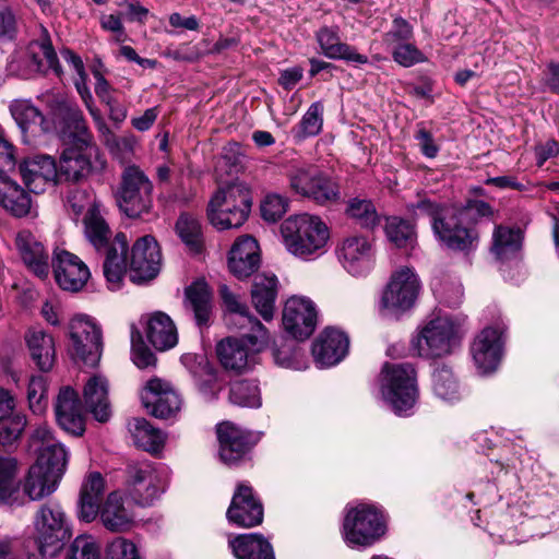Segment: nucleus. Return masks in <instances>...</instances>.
Instances as JSON below:
<instances>
[{
    "label": "nucleus",
    "instance_id": "nucleus-1",
    "mask_svg": "<svg viewBox=\"0 0 559 559\" xmlns=\"http://www.w3.org/2000/svg\"><path fill=\"white\" fill-rule=\"evenodd\" d=\"M51 111L69 130V142L57 166L59 181L78 182L91 171V154L96 151L93 135L79 106L64 97H57L51 103Z\"/></svg>",
    "mask_w": 559,
    "mask_h": 559
},
{
    "label": "nucleus",
    "instance_id": "nucleus-2",
    "mask_svg": "<svg viewBox=\"0 0 559 559\" xmlns=\"http://www.w3.org/2000/svg\"><path fill=\"white\" fill-rule=\"evenodd\" d=\"M84 233L95 250L105 254L103 269L110 289H119L128 265L127 236L118 233L111 239V230L98 209H90L84 216Z\"/></svg>",
    "mask_w": 559,
    "mask_h": 559
},
{
    "label": "nucleus",
    "instance_id": "nucleus-3",
    "mask_svg": "<svg viewBox=\"0 0 559 559\" xmlns=\"http://www.w3.org/2000/svg\"><path fill=\"white\" fill-rule=\"evenodd\" d=\"M406 209L413 219L430 218L435 236L448 249L469 251L476 246L478 233L474 228L461 225L454 209L425 197L408 203Z\"/></svg>",
    "mask_w": 559,
    "mask_h": 559
},
{
    "label": "nucleus",
    "instance_id": "nucleus-4",
    "mask_svg": "<svg viewBox=\"0 0 559 559\" xmlns=\"http://www.w3.org/2000/svg\"><path fill=\"white\" fill-rule=\"evenodd\" d=\"M252 206L251 191L243 182H231L219 188L207 206L210 222L217 229L240 227Z\"/></svg>",
    "mask_w": 559,
    "mask_h": 559
},
{
    "label": "nucleus",
    "instance_id": "nucleus-5",
    "mask_svg": "<svg viewBox=\"0 0 559 559\" xmlns=\"http://www.w3.org/2000/svg\"><path fill=\"white\" fill-rule=\"evenodd\" d=\"M281 233L286 249L302 259L323 250L330 237L325 223L319 216L308 213L285 219Z\"/></svg>",
    "mask_w": 559,
    "mask_h": 559
},
{
    "label": "nucleus",
    "instance_id": "nucleus-6",
    "mask_svg": "<svg viewBox=\"0 0 559 559\" xmlns=\"http://www.w3.org/2000/svg\"><path fill=\"white\" fill-rule=\"evenodd\" d=\"M285 176L289 189L318 205L331 206L342 199V190L338 181L328 173L314 166L290 165Z\"/></svg>",
    "mask_w": 559,
    "mask_h": 559
},
{
    "label": "nucleus",
    "instance_id": "nucleus-7",
    "mask_svg": "<svg viewBox=\"0 0 559 559\" xmlns=\"http://www.w3.org/2000/svg\"><path fill=\"white\" fill-rule=\"evenodd\" d=\"M33 524L34 539L44 558L58 555L72 535L69 520L60 503L56 501L40 504Z\"/></svg>",
    "mask_w": 559,
    "mask_h": 559
},
{
    "label": "nucleus",
    "instance_id": "nucleus-8",
    "mask_svg": "<svg viewBox=\"0 0 559 559\" xmlns=\"http://www.w3.org/2000/svg\"><path fill=\"white\" fill-rule=\"evenodd\" d=\"M380 391L393 411L411 409L418 397L417 373L412 364L385 362L380 372Z\"/></svg>",
    "mask_w": 559,
    "mask_h": 559
},
{
    "label": "nucleus",
    "instance_id": "nucleus-9",
    "mask_svg": "<svg viewBox=\"0 0 559 559\" xmlns=\"http://www.w3.org/2000/svg\"><path fill=\"white\" fill-rule=\"evenodd\" d=\"M52 70L60 76V67L57 53L46 29L41 36L31 41L25 48L14 50L7 61V72L10 75L29 78L34 73H45Z\"/></svg>",
    "mask_w": 559,
    "mask_h": 559
},
{
    "label": "nucleus",
    "instance_id": "nucleus-10",
    "mask_svg": "<svg viewBox=\"0 0 559 559\" xmlns=\"http://www.w3.org/2000/svg\"><path fill=\"white\" fill-rule=\"evenodd\" d=\"M386 532L383 514L369 504H358L346 511L342 535L350 548H367L379 542Z\"/></svg>",
    "mask_w": 559,
    "mask_h": 559
},
{
    "label": "nucleus",
    "instance_id": "nucleus-11",
    "mask_svg": "<svg viewBox=\"0 0 559 559\" xmlns=\"http://www.w3.org/2000/svg\"><path fill=\"white\" fill-rule=\"evenodd\" d=\"M117 202L121 212L131 218L142 217L151 212L153 183L139 167L129 166L123 170Z\"/></svg>",
    "mask_w": 559,
    "mask_h": 559
},
{
    "label": "nucleus",
    "instance_id": "nucleus-12",
    "mask_svg": "<svg viewBox=\"0 0 559 559\" xmlns=\"http://www.w3.org/2000/svg\"><path fill=\"white\" fill-rule=\"evenodd\" d=\"M456 330L451 319L438 317L430 320L412 340V346L420 357L438 358L452 353L456 345Z\"/></svg>",
    "mask_w": 559,
    "mask_h": 559
},
{
    "label": "nucleus",
    "instance_id": "nucleus-13",
    "mask_svg": "<svg viewBox=\"0 0 559 559\" xmlns=\"http://www.w3.org/2000/svg\"><path fill=\"white\" fill-rule=\"evenodd\" d=\"M166 485V473L148 463L128 467L129 495L139 506H151L164 492Z\"/></svg>",
    "mask_w": 559,
    "mask_h": 559
},
{
    "label": "nucleus",
    "instance_id": "nucleus-14",
    "mask_svg": "<svg viewBox=\"0 0 559 559\" xmlns=\"http://www.w3.org/2000/svg\"><path fill=\"white\" fill-rule=\"evenodd\" d=\"M102 331L91 320L74 319L70 324L69 354L75 360L94 367L102 355Z\"/></svg>",
    "mask_w": 559,
    "mask_h": 559
},
{
    "label": "nucleus",
    "instance_id": "nucleus-15",
    "mask_svg": "<svg viewBox=\"0 0 559 559\" xmlns=\"http://www.w3.org/2000/svg\"><path fill=\"white\" fill-rule=\"evenodd\" d=\"M420 289L417 275L409 267L394 272L381 298L382 307L392 314L409 310Z\"/></svg>",
    "mask_w": 559,
    "mask_h": 559
},
{
    "label": "nucleus",
    "instance_id": "nucleus-16",
    "mask_svg": "<svg viewBox=\"0 0 559 559\" xmlns=\"http://www.w3.org/2000/svg\"><path fill=\"white\" fill-rule=\"evenodd\" d=\"M160 263V249L155 238L150 235L139 238L129 259L131 281L136 284L152 281L159 273Z\"/></svg>",
    "mask_w": 559,
    "mask_h": 559
},
{
    "label": "nucleus",
    "instance_id": "nucleus-17",
    "mask_svg": "<svg viewBox=\"0 0 559 559\" xmlns=\"http://www.w3.org/2000/svg\"><path fill=\"white\" fill-rule=\"evenodd\" d=\"M219 295L229 311L228 323L234 324L240 331H252L248 340L255 348H261L269 343V333L265 326L249 312L246 304L239 300L225 284L219 286Z\"/></svg>",
    "mask_w": 559,
    "mask_h": 559
},
{
    "label": "nucleus",
    "instance_id": "nucleus-18",
    "mask_svg": "<svg viewBox=\"0 0 559 559\" xmlns=\"http://www.w3.org/2000/svg\"><path fill=\"white\" fill-rule=\"evenodd\" d=\"M216 432L219 442V457L229 466L246 461L257 442L251 432L228 421L219 424Z\"/></svg>",
    "mask_w": 559,
    "mask_h": 559
},
{
    "label": "nucleus",
    "instance_id": "nucleus-19",
    "mask_svg": "<svg viewBox=\"0 0 559 559\" xmlns=\"http://www.w3.org/2000/svg\"><path fill=\"white\" fill-rule=\"evenodd\" d=\"M51 265L59 287L71 293L80 292L91 275L87 265L78 255L64 249L53 251Z\"/></svg>",
    "mask_w": 559,
    "mask_h": 559
},
{
    "label": "nucleus",
    "instance_id": "nucleus-20",
    "mask_svg": "<svg viewBox=\"0 0 559 559\" xmlns=\"http://www.w3.org/2000/svg\"><path fill=\"white\" fill-rule=\"evenodd\" d=\"M241 337H226L216 346L217 357L222 366L235 372H243L250 368L257 353L265 348H255L249 336L252 331H242Z\"/></svg>",
    "mask_w": 559,
    "mask_h": 559
},
{
    "label": "nucleus",
    "instance_id": "nucleus-21",
    "mask_svg": "<svg viewBox=\"0 0 559 559\" xmlns=\"http://www.w3.org/2000/svg\"><path fill=\"white\" fill-rule=\"evenodd\" d=\"M283 325L296 340L308 338L317 326V310L310 299L289 298L283 310Z\"/></svg>",
    "mask_w": 559,
    "mask_h": 559
},
{
    "label": "nucleus",
    "instance_id": "nucleus-22",
    "mask_svg": "<svg viewBox=\"0 0 559 559\" xmlns=\"http://www.w3.org/2000/svg\"><path fill=\"white\" fill-rule=\"evenodd\" d=\"M229 523L240 527H253L263 521V506L255 497L252 487L239 484L227 509Z\"/></svg>",
    "mask_w": 559,
    "mask_h": 559
},
{
    "label": "nucleus",
    "instance_id": "nucleus-23",
    "mask_svg": "<svg viewBox=\"0 0 559 559\" xmlns=\"http://www.w3.org/2000/svg\"><path fill=\"white\" fill-rule=\"evenodd\" d=\"M31 445L38 453L37 463L61 478L68 463V452L46 426L37 427L31 436Z\"/></svg>",
    "mask_w": 559,
    "mask_h": 559
},
{
    "label": "nucleus",
    "instance_id": "nucleus-24",
    "mask_svg": "<svg viewBox=\"0 0 559 559\" xmlns=\"http://www.w3.org/2000/svg\"><path fill=\"white\" fill-rule=\"evenodd\" d=\"M142 402L153 416L163 419L175 416L181 407L179 394L168 382L158 378L151 379L146 383Z\"/></svg>",
    "mask_w": 559,
    "mask_h": 559
},
{
    "label": "nucleus",
    "instance_id": "nucleus-25",
    "mask_svg": "<svg viewBox=\"0 0 559 559\" xmlns=\"http://www.w3.org/2000/svg\"><path fill=\"white\" fill-rule=\"evenodd\" d=\"M343 266L353 275L360 276L372 269L374 251L371 241L364 236H353L343 240L337 249Z\"/></svg>",
    "mask_w": 559,
    "mask_h": 559
},
{
    "label": "nucleus",
    "instance_id": "nucleus-26",
    "mask_svg": "<svg viewBox=\"0 0 559 559\" xmlns=\"http://www.w3.org/2000/svg\"><path fill=\"white\" fill-rule=\"evenodd\" d=\"M472 354L479 372L495 371L502 355V331L497 328L484 329L472 345Z\"/></svg>",
    "mask_w": 559,
    "mask_h": 559
},
{
    "label": "nucleus",
    "instance_id": "nucleus-27",
    "mask_svg": "<svg viewBox=\"0 0 559 559\" xmlns=\"http://www.w3.org/2000/svg\"><path fill=\"white\" fill-rule=\"evenodd\" d=\"M55 413L61 429L73 436H82L85 421L78 393L70 386L62 388L55 403Z\"/></svg>",
    "mask_w": 559,
    "mask_h": 559
},
{
    "label": "nucleus",
    "instance_id": "nucleus-28",
    "mask_svg": "<svg viewBox=\"0 0 559 559\" xmlns=\"http://www.w3.org/2000/svg\"><path fill=\"white\" fill-rule=\"evenodd\" d=\"M19 171L24 185L33 193L44 192L58 177L57 164L49 155H35L22 160Z\"/></svg>",
    "mask_w": 559,
    "mask_h": 559
},
{
    "label": "nucleus",
    "instance_id": "nucleus-29",
    "mask_svg": "<svg viewBox=\"0 0 559 559\" xmlns=\"http://www.w3.org/2000/svg\"><path fill=\"white\" fill-rule=\"evenodd\" d=\"M260 265V249L251 236H242L233 245L229 257V271L238 278L253 274Z\"/></svg>",
    "mask_w": 559,
    "mask_h": 559
},
{
    "label": "nucleus",
    "instance_id": "nucleus-30",
    "mask_svg": "<svg viewBox=\"0 0 559 559\" xmlns=\"http://www.w3.org/2000/svg\"><path fill=\"white\" fill-rule=\"evenodd\" d=\"M349 340L342 331L326 328L312 346V355L322 367L334 366L347 354Z\"/></svg>",
    "mask_w": 559,
    "mask_h": 559
},
{
    "label": "nucleus",
    "instance_id": "nucleus-31",
    "mask_svg": "<svg viewBox=\"0 0 559 559\" xmlns=\"http://www.w3.org/2000/svg\"><path fill=\"white\" fill-rule=\"evenodd\" d=\"M15 245L20 255L37 277L44 280L49 274V255L41 242L27 230L20 231L15 238Z\"/></svg>",
    "mask_w": 559,
    "mask_h": 559
},
{
    "label": "nucleus",
    "instance_id": "nucleus-32",
    "mask_svg": "<svg viewBox=\"0 0 559 559\" xmlns=\"http://www.w3.org/2000/svg\"><path fill=\"white\" fill-rule=\"evenodd\" d=\"M317 41L322 53L334 60H344L349 63L365 64L368 57L357 52V50L346 43L341 41L338 32L333 27H321L316 34Z\"/></svg>",
    "mask_w": 559,
    "mask_h": 559
},
{
    "label": "nucleus",
    "instance_id": "nucleus-33",
    "mask_svg": "<svg viewBox=\"0 0 559 559\" xmlns=\"http://www.w3.org/2000/svg\"><path fill=\"white\" fill-rule=\"evenodd\" d=\"M277 284L275 275L258 274L253 278L250 292L251 301L265 321H270L274 317Z\"/></svg>",
    "mask_w": 559,
    "mask_h": 559
},
{
    "label": "nucleus",
    "instance_id": "nucleus-34",
    "mask_svg": "<svg viewBox=\"0 0 559 559\" xmlns=\"http://www.w3.org/2000/svg\"><path fill=\"white\" fill-rule=\"evenodd\" d=\"M84 403L94 418L100 423L109 419L111 411L108 399V381L102 376L91 377L83 390Z\"/></svg>",
    "mask_w": 559,
    "mask_h": 559
},
{
    "label": "nucleus",
    "instance_id": "nucleus-35",
    "mask_svg": "<svg viewBox=\"0 0 559 559\" xmlns=\"http://www.w3.org/2000/svg\"><path fill=\"white\" fill-rule=\"evenodd\" d=\"M105 492V480L100 473L94 472L88 475L82 485L80 492L79 516L85 522H92L99 512L100 502Z\"/></svg>",
    "mask_w": 559,
    "mask_h": 559
},
{
    "label": "nucleus",
    "instance_id": "nucleus-36",
    "mask_svg": "<svg viewBox=\"0 0 559 559\" xmlns=\"http://www.w3.org/2000/svg\"><path fill=\"white\" fill-rule=\"evenodd\" d=\"M25 341L32 360L41 372L52 369L56 360L53 337L43 330H29Z\"/></svg>",
    "mask_w": 559,
    "mask_h": 559
},
{
    "label": "nucleus",
    "instance_id": "nucleus-37",
    "mask_svg": "<svg viewBox=\"0 0 559 559\" xmlns=\"http://www.w3.org/2000/svg\"><path fill=\"white\" fill-rule=\"evenodd\" d=\"M146 337L157 350H167L178 343L175 323L164 312H155L147 321Z\"/></svg>",
    "mask_w": 559,
    "mask_h": 559
},
{
    "label": "nucleus",
    "instance_id": "nucleus-38",
    "mask_svg": "<svg viewBox=\"0 0 559 559\" xmlns=\"http://www.w3.org/2000/svg\"><path fill=\"white\" fill-rule=\"evenodd\" d=\"M237 559H275L272 545L260 534H242L229 540Z\"/></svg>",
    "mask_w": 559,
    "mask_h": 559
},
{
    "label": "nucleus",
    "instance_id": "nucleus-39",
    "mask_svg": "<svg viewBox=\"0 0 559 559\" xmlns=\"http://www.w3.org/2000/svg\"><path fill=\"white\" fill-rule=\"evenodd\" d=\"M98 514L103 525L111 532L128 531L133 522L132 514L126 509L121 496L116 491L108 495Z\"/></svg>",
    "mask_w": 559,
    "mask_h": 559
},
{
    "label": "nucleus",
    "instance_id": "nucleus-40",
    "mask_svg": "<svg viewBox=\"0 0 559 559\" xmlns=\"http://www.w3.org/2000/svg\"><path fill=\"white\" fill-rule=\"evenodd\" d=\"M185 306L191 310L199 326L206 325L212 309V294L205 281L193 282L185 290Z\"/></svg>",
    "mask_w": 559,
    "mask_h": 559
},
{
    "label": "nucleus",
    "instance_id": "nucleus-41",
    "mask_svg": "<svg viewBox=\"0 0 559 559\" xmlns=\"http://www.w3.org/2000/svg\"><path fill=\"white\" fill-rule=\"evenodd\" d=\"M61 478L49 472L37 462L29 467L23 490L32 500H40L51 495L58 487Z\"/></svg>",
    "mask_w": 559,
    "mask_h": 559
},
{
    "label": "nucleus",
    "instance_id": "nucleus-42",
    "mask_svg": "<svg viewBox=\"0 0 559 559\" xmlns=\"http://www.w3.org/2000/svg\"><path fill=\"white\" fill-rule=\"evenodd\" d=\"M0 180V205L15 217H23L31 212L32 199L16 182L9 177Z\"/></svg>",
    "mask_w": 559,
    "mask_h": 559
},
{
    "label": "nucleus",
    "instance_id": "nucleus-43",
    "mask_svg": "<svg viewBox=\"0 0 559 559\" xmlns=\"http://www.w3.org/2000/svg\"><path fill=\"white\" fill-rule=\"evenodd\" d=\"M133 442L144 451L156 453L164 445L165 438L160 430L154 428L145 418H133L129 423Z\"/></svg>",
    "mask_w": 559,
    "mask_h": 559
},
{
    "label": "nucleus",
    "instance_id": "nucleus-44",
    "mask_svg": "<svg viewBox=\"0 0 559 559\" xmlns=\"http://www.w3.org/2000/svg\"><path fill=\"white\" fill-rule=\"evenodd\" d=\"M522 238V231L519 228L497 226L492 234L491 252L497 260H509L521 249Z\"/></svg>",
    "mask_w": 559,
    "mask_h": 559
},
{
    "label": "nucleus",
    "instance_id": "nucleus-45",
    "mask_svg": "<svg viewBox=\"0 0 559 559\" xmlns=\"http://www.w3.org/2000/svg\"><path fill=\"white\" fill-rule=\"evenodd\" d=\"M176 230L182 242L193 253H200L203 248V236L200 222L189 215L181 214L176 223Z\"/></svg>",
    "mask_w": 559,
    "mask_h": 559
},
{
    "label": "nucleus",
    "instance_id": "nucleus-46",
    "mask_svg": "<svg viewBox=\"0 0 559 559\" xmlns=\"http://www.w3.org/2000/svg\"><path fill=\"white\" fill-rule=\"evenodd\" d=\"M346 213L361 228L372 230L380 224V215L370 200L357 198L349 200Z\"/></svg>",
    "mask_w": 559,
    "mask_h": 559
},
{
    "label": "nucleus",
    "instance_id": "nucleus-47",
    "mask_svg": "<svg viewBox=\"0 0 559 559\" xmlns=\"http://www.w3.org/2000/svg\"><path fill=\"white\" fill-rule=\"evenodd\" d=\"M229 401L242 407H260V388L254 380H240L230 385Z\"/></svg>",
    "mask_w": 559,
    "mask_h": 559
},
{
    "label": "nucleus",
    "instance_id": "nucleus-48",
    "mask_svg": "<svg viewBox=\"0 0 559 559\" xmlns=\"http://www.w3.org/2000/svg\"><path fill=\"white\" fill-rule=\"evenodd\" d=\"M11 114L23 133L33 131L44 122L41 112L29 102L20 100L11 105Z\"/></svg>",
    "mask_w": 559,
    "mask_h": 559
},
{
    "label": "nucleus",
    "instance_id": "nucleus-49",
    "mask_svg": "<svg viewBox=\"0 0 559 559\" xmlns=\"http://www.w3.org/2000/svg\"><path fill=\"white\" fill-rule=\"evenodd\" d=\"M433 391L438 397L444 401H454L460 397L459 384L447 366L436 368L432 374Z\"/></svg>",
    "mask_w": 559,
    "mask_h": 559
},
{
    "label": "nucleus",
    "instance_id": "nucleus-50",
    "mask_svg": "<svg viewBox=\"0 0 559 559\" xmlns=\"http://www.w3.org/2000/svg\"><path fill=\"white\" fill-rule=\"evenodd\" d=\"M385 234L389 240L399 248L412 245L415 239L414 227L407 221L396 216L386 219Z\"/></svg>",
    "mask_w": 559,
    "mask_h": 559
},
{
    "label": "nucleus",
    "instance_id": "nucleus-51",
    "mask_svg": "<svg viewBox=\"0 0 559 559\" xmlns=\"http://www.w3.org/2000/svg\"><path fill=\"white\" fill-rule=\"evenodd\" d=\"M100 548L92 536L80 535L70 545L66 559H99Z\"/></svg>",
    "mask_w": 559,
    "mask_h": 559
},
{
    "label": "nucleus",
    "instance_id": "nucleus-52",
    "mask_svg": "<svg viewBox=\"0 0 559 559\" xmlns=\"http://www.w3.org/2000/svg\"><path fill=\"white\" fill-rule=\"evenodd\" d=\"M17 463L12 457H0V501H7L16 490Z\"/></svg>",
    "mask_w": 559,
    "mask_h": 559
},
{
    "label": "nucleus",
    "instance_id": "nucleus-53",
    "mask_svg": "<svg viewBox=\"0 0 559 559\" xmlns=\"http://www.w3.org/2000/svg\"><path fill=\"white\" fill-rule=\"evenodd\" d=\"M132 360L141 369L155 366L156 357L143 343L140 331L132 328L131 332Z\"/></svg>",
    "mask_w": 559,
    "mask_h": 559
},
{
    "label": "nucleus",
    "instance_id": "nucleus-54",
    "mask_svg": "<svg viewBox=\"0 0 559 559\" xmlns=\"http://www.w3.org/2000/svg\"><path fill=\"white\" fill-rule=\"evenodd\" d=\"M26 426V417L21 414L0 419V444L9 445L16 441Z\"/></svg>",
    "mask_w": 559,
    "mask_h": 559
},
{
    "label": "nucleus",
    "instance_id": "nucleus-55",
    "mask_svg": "<svg viewBox=\"0 0 559 559\" xmlns=\"http://www.w3.org/2000/svg\"><path fill=\"white\" fill-rule=\"evenodd\" d=\"M46 379L43 376H32L27 386V400L34 413H40L47 401Z\"/></svg>",
    "mask_w": 559,
    "mask_h": 559
},
{
    "label": "nucleus",
    "instance_id": "nucleus-56",
    "mask_svg": "<svg viewBox=\"0 0 559 559\" xmlns=\"http://www.w3.org/2000/svg\"><path fill=\"white\" fill-rule=\"evenodd\" d=\"M288 201L280 194L266 195L261 203V215L267 221L275 223L287 212Z\"/></svg>",
    "mask_w": 559,
    "mask_h": 559
},
{
    "label": "nucleus",
    "instance_id": "nucleus-57",
    "mask_svg": "<svg viewBox=\"0 0 559 559\" xmlns=\"http://www.w3.org/2000/svg\"><path fill=\"white\" fill-rule=\"evenodd\" d=\"M323 106L317 102L313 103L304 115L300 121V132L304 136H313L317 135L322 128L323 119H322Z\"/></svg>",
    "mask_w": 559,
    "mask_h": 559
},
{
    "label": "nucleus",
    "instance_id": "nucleus-58",
    "mask_svg": "<svg viewBox=\"0 0 559 559\" xmlns=\"http://www.w3.org/2000/svg\"><path fill=\"white\" fill-rule=\"evenodd\" d=\"M106 559H140V556L132 542L117 537L107 546Z\"/></svg>",
    "mask_w": 559,
    "mask_h": 559
},
{
    "label": "nucleus",
    "instance_id": "nucleus-59",
    "mask_svg": "<svg viewBox=\"0 0 559 559\" xmlns=\"http://www.w3.org/2000/svg\"><path fill=\"white\" fill-rule=\"evenodd\" d=\"M393 59L403 67H412L424 60V56L416 46L401 43L393 48Z\"/></svg>",
    "mask_w": 559,
    "mask_h": 559
},
{
    "label": "nucleus",
    "instance_id": "nucleus-60",
    "mask_svg": "<svg viewBox=\"0 0 559 559\" xmlns=\"http://www.w3.org/2000/svg\"><path fill=\"white\" fill-rule=\"evenodd\" d=\"M67 205L76 216L85 210L88 213L90 209H97L94 199L85 190L79 189H74L68 194Z\"/></svg>",
    "mask_w": 559,
    "mask_h": 559
},
{
    "label": "nucleus",
    "instance_id": "nucleus-61",
    "mask_svg": "<svg viewBox=\"0 0 559 559\" xmlns=\"http://www.w3.org/2000/svg\"><path fill=\"white\" fill-rule=\"evenodd\" d=\"M412 36L413 27L409 23L402 17H396L393 21L392 28L385 34V43L397 45L402 41H408Z\"/></svg>",
    "mask_w": 559,
    "mask_h": 559
},
{
    "label": "nucleus",
    "instance_id": "nucleus-62",
    "mask_svg": "<svg viewBox=\"0 0 559 559\" xmlns=\"http://www.w3.org/2000/svg\"><path fill=\"white\" fill-rule=\"evenodd\" d=\"M16 160L13 145L0 134V180L9 177L15 169Z\"/></svg>",
    "mask_w": 559,
    "mask_h": 559
},
{
    "label": "nucleus",
    "instance_id": "nucleus-63",
    "mask_svg": "<svg viewBox=\"0 0 559 559\" xmlns=\"http://www.w3.org/2000/svg\"><path fill=\"white\" fill-rule=\"evenodd\" d=\"M454 212L462 224L463 217L475 216V219H477L478 217L489 216L491 214V206L485 201L472 200L467 202L465 207L461 210L454 209Z\"/></svg>",
    "mask_w": 559,
    "mask_h": 559
},
{
    "label": "nucleus",
    "instance_id": "nucleus-64",
    "mask_svg": "<svg viewBox=\"0 0 559 559\" xmlns=\"http://www.w3.org/2000/svg\"><path fill=\"white\" fill-rule=\"evenodd\" d=\"M90 112L95 120L96 128L100 134L104 144L110 150L115 151L119 147V139L114 134L110 128L106 124L98 110L90 108Z\"/></svg>",
    "mask_w": 559,
    "mask_h": 559
}]
</instances>
